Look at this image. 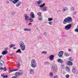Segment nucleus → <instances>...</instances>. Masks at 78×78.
<instances>
[{"instance_id": "obj_53", "label": "nucleus", "mask_w": 78, "mask_h": 78, "mask_svg": "<svg viewBox=\"0 0 78 78\" xmlns=\"http://www.w3.org/2000/svg\"><path fill=\"white\" fill-rule=\"evenodd\" d=\"M44 35H45V36H46V35H47V33H46V32H45L44 33Z\"/></svg>"}, {"instance_id": "obj_27", "label": "nucleus", "mask_w": 78, "mask_h": 78, "mask_svg": "<svg viewBox=\"0 0 78 78\" xmlns=\"http://www.w3.org/2000/svg\"><path fill=\"white\" fill-rule=\"evenodd\" d=\"M16 53H22V51H21V50H20V49H19L18 50H17L16 52Z\"/></svg>"}, {"instance_id": "obj_13", "label": "nucleus", "mask_w": 78, "mask_h": 78, "mask_svg": "<svg viewBox=\"0 0 78 78\" xmlns=\"http://www.w3.org/2000/svg\"><path fill=\"white\" fill-rule=\"evenodd\" d=\"M9 1L12 2L14 4H16L17 3L19 2V0H9Z\"/></svg>"}, {"instance_id": "obj_25", "label": "nucleus", "mask_w": 78, "mask_h": 78, "mask_svg": "<svg viewBox=\"0 0 78 78\" xmlns=\"http://www.w3.org/2000/svg\"><path fill=\"white\" fill-rule=\"evenodd\" d=\"M22 2H18L16 5V6L17 7H19V6H20V5H21Z\"/></svg>"}, {"instance_id": "obj_23", "label": "nucleus", "mask_w": 78, "mask_h": 78, "mask_svg": "<svg viewBox=\"0 0 78 78\" xmlns=\"http://www.w3.org/2000/svg\"><path fill=\"white\" fill-rule=\"evenodd\" d=\"M24 31H30L31 29L29 28H24Z\"/></svg>"}, {"instance_id": "obj_3", "label": "nucleus", "mask_w": 78, "mask_h": 78, "mask_svg": "<svg viewBox=\"0 0 78 78\" xmlns=\"http://www.w3.org/2000/svg\"><path fill=\"white\" fill-rule=\"evenodd\" d=\"M20 48L23 51H24L25 50V45L24 44V43L22 41H21L20 43L19 44Z\"/></svg>"}, {"instance_id": "obj_15", "label": "nucleus", "mask_w": 78, "mask_h": 78, "mask_svg": "<svg viewBox=\"0 0 78 78\" xmlns=\"http://www.w3.org/2000/svg\"><path fill=\"white\" fill-rule=\"evenodd\" d=\"M72 71L74 73L76 74V72H78V70H77V69L76 68H73L72 69Z\"/></svg>"}, {"instance_id": "obj_58", "label": "nucleus", "mask_w": 78, "mask_h": 78, "mask_svg": "<svg viewBox=\"0 0 78 78\" xmlns=\"http://www.w3.org/2000/svg\"><path fill=\"white\" fill-rule=\"evenodd\" d=\"M75 14H76V13L75 12Z\"/></svg>"}, {"instance_id": "obj_32", "label": "nucleus", "mask_w": 78, "mask_h": 78, "mask_svg": "<svg viewBox=\"0 0 78 78\" xmlns=\"http://www.w3.org/2000/svg\"><path fill=\"white\" fill-rule=\"evenodd\" d=\"M53 19L52 18H48V21H51V20H53Z\"/></svg>"}, {"instance_id": "obj_11", "label": "nucleus", "mask_w": 78, "mask_h": 78, "mask_svg": "<svg viewBox=\"0 0 78 78\" xmlns=\"http://www.w3.org/2000/svg\"><path fill=\"white\" fill-rule=\"evenodd\" d=\"M42 3V1L40 0L37 1V2H36L35 4H36L37 6H39V5H40V4H41V3Z\"/></svg>"}, {"instance_id": "obj_48", "label": "nucleus", "mask_w": 78, "mask_h": 78, "mask_svg": "<svg viewBox=\"0 0 78 78\" xmlns=\"http://www.w3.org/2000/svg\"><path fill=\"white\" fill-rule=\"evenodd\" d=\"M70 52H72V50L70 48H69L68 50Z\"/></svg>"}, {"instance_id": "obj_59", "label": "nucleus", "mask_w": 78, "mask_h": 78, "mask_svg": "<svg viewBox=\"0 0 78 78\" xmlns=\"http://www.w3.org/2000/svg\"><path fill=\"white\" fill-rule=\"evenodd\" d=\"M20 71H19L20 72Z\"/></svg>"}, {"instance_id": "obj_9", "label": "nucleus", "mask_w": 78, "mask_h": 78, "mask_svg": "<svg viewBox=\"0 0 78 78\" xmlns=\"http://www.w3.org/2000/svg\"><path fill=\"white\" fill-rule=\"evenodd\" d=\"M29 71H30V75H33L34 73V69H31L30 68L29 69Z\"/></svg>"}, {"instance_id": "obj_54", "label": "nucleus", "mask_w": 78, "mask_h": 78, "mask_svg": "<svg viewBox=\"0 0 78 78\" xmlns=\"http://www.w3.org/2000/svg\"><path fill=\"white\" fill-rule=\"evenodd\" d=\"M13 49H14V50H16V48L15 47H14L13 48Z\"/></svg>"}, {"instance_id": "obj_30", "label": "nucleus", "mask_w": 78, "mask_h": 78, "mask_svg": "<svg viewBox=\"0 0 78 78\" xmlns=\"http://www.w3.org/2000/svg\"><path fill=\"white\" fill-rule=\"evenodd\" d=\"M69 62H72V61H73V58H69Z\"/></svg>"}, {"instance_id": "obj_49", "label": "nucleus", "mask_w": 78, "mask_h": 78, "mask_svg": "<svg viewBox=\"0 0 78 78\" xmlns=\"http://www.w3.org/2000/svg\"><path fill=\"white\" fill-rule=\"evenodd\" d=\"M31 25V23H29L28 24V25L30 26V25Z\"/></svg>"}, {"instance_id": "obj_55", "label": "nucleus", "mask_w": 78, "mask_h": 78, "mask_svg": "<svg viewBox=\"0 0 78 78\" xmlns=\"http://www.w3.org/2000/svg\"><path fill=\"white\" fill-rule=\"evenodd\" d=\"M12 71L13 72V71H16V70L15 69H13L12 70Z\"/></svg>"}, {"instance_id": "obj_46", "label": "nucleus", "mask_w": 78, "mask_h": 78, "mask_svg": "<svg viewBox=\"0 0 78 78\" xmlns=\"http://www.w3.org/2000/svg\"><path fill=\"white\" fill-rule=\"evenodd\" d=\"M15 14H16V13L14 12H12V15H15Z\"/></svg>"}, {"instance_id": "obj_37", "label": "nucleus", "mask_w": 78, "mask_h": 78, "mask_svg": "<svg viewBox=\"0 0 78 78\" xmlns=\"http://www.w3.org/2000/svg\"><path fill=\"white\" fill-rule=\"evenodd\" d=\"M37 15L39 16H41V12H39L37 13Z\"/></svg>"}, {"instance_id": "obj_42", "label": "nucleus", "mask_w": 78, "mask_h": 78, "mask_svg": "<svg viewBox=\"0 0 78 78\" xmlns=\"http://www.w3.org/2000/svg\"><path fill=\"white\" fill-rule=\"evenodd\" d=\"M3 70V68L0 67V70Z\"/></svg>"}, {"instance_id": "obj_29", "label": "nucleus", "mask_w": 78, "mask_h": 78, "mask_svg": "<svg viewBox=\"0 0 78 78\" xmlns=\"http://www.w3.org/2000/svg\"><path fill=\"white\" fill-rule=\"evenodd\" d=\"M42 18H43V17L42 16H39L38 18V20L40 21L42 20Z\"/></svg>"}, {"instance_id": "obj_40", "label": "nucleus", "mask_w": 78, "mask_h": 78, "mask_svg": "<svg viewBox=\"0 0 78 78\" xmlns=\"http://www.w3.org/2000/svg\"><path fill=\"white\" fill-rule=\"evenodd\" d=\"M66 70H67V71H68V72H69V71L70 70V69H69V68L68 67H67L66 68Z\"/></svg>"}, {"instance_id": "obj_10", "label": "nucleus", "mask_w": 78, "mask_h": 78, "mask_svg": "<svg viewBox=\"0 0 78 78\" xmlns=\"http://www.w3.org/2000/svg\"><path fill=\"white\" fill-rule=\"evenodd\" d=\"M64 53V52L63 51H60L58 54V56L60 58H62V55H63Z\"/></svg>"}, {"instance_id": "obj_52", "label": "nucleus", "mask_w": 78, "mask_h": 78, "mask_svg": "<svg viewBox=\"0 0 78 78\" xmlns=\"http://www.w3.org/2000/svg\"><path fill=\"white\" fill-rule=\"evenodd\" d=\"M7 4H9V1H7L6 2Z\"/></svg>"}, {"instance_id": "obj_24", "label": "nucleus", "mask_w": 78, "mask_h": 78, "mask_svg": "<svg viewBox=\"0 0 78 78\" xmlns=\"http://www.w3.org/2000/svg\"><path fill=\"white\" fill-rule=\"evenodd\" d=\"M1 76H2V77H3V78H8V76L7 75H6V76L4 75V74H1Z\"/></svg>"}, {"instance_id": "obj_45", "label": "nucleus", "mask_w": 78, "mask_h": 78, "mask_svg": "<svg viewBox=\"0 0 78 78\" xmlns=\"http://www.w3.org/2000/svg\"><path fill=\"white\" fill-rule=\"evenodd\" d=\"M53 78H58V76H55L53 77Z\"/></svg>"}, {"instance_id": "obj_43", "label": "nucleus", "mask_w": 78, "mask_h": 78, "mask_svg": "<svg viewBox=\"0 0 78 78\" xmlns=\"http://www.w3.org/2000/svg\"><path fill=\"white\" fill-rule=\"evenodd\" d=\"M14 55H15L14 54H12L10 55V56H14Z\"/></svg>"}, {"instance_id": "obj_51", "label": "nucleus", "mask_w": 78, "mask_h": 78, "mask_svg": "<svg viewBox=\"0 0 78 78\" xmlns=\"http://www.w3.org/2000/svg\"><path fill=\"white\" fill-rule=\"evenodd\" d=\"M44 23H47V21H45L44 22Z\"/></svg>"}, {"instance_id": "obj_38", "label": "nucleus", "mask_w": 78, "mask_h": 78, "mask_svg": "<svg viewBox=\"0 0 78 78\" xmlns=\"http://www.w3.org/2000/svg\"><path fill=\"white\" fill-rule=\"evenodd\" d=\"M65 56H69V55L67 53H65Z\"/></svg>"}, {"instance_id": "obj_36", "label": "nucleus", "mask_w": 78, "mask_h": 78, "mask_svg": "<svg viewBox=\"0 0 78 78\" xmlns=\"http://www.w3.org/2000/svg\"><path fill=\"white\" fill-rule=\"evenodd\" d=\"M74 31L76 33H78V28H76L74 30Z\"/></svg>"}, {"instance_id": "obj_20", "label": "nucleus", "mask_w": 78, "mask_h": 78, "mask_svg": "<svg viewBox=\"0 0 78 78\" xmlns=\"http://www.w3.org/2000/svg\"><path fill=\"white\" fill-rule=\"evenodd\" d=\"M67 64L69 66H73V62H72L68 61Z\"/></svg>"}, {"instance_id": "obj_57", "label": "nucleus", "mask_w": 78, "mask_h": 78, "mask_svg": "<svg viewBox=\"0 0 78 78\" xmlns=\"http://www.w3.org/2000/svg\"><path fill=\"white\" fill-rule=\"evenodd\" d=\"M77 28H78V25L77 26Z\"/></svg>"}, {"instance_id": "obj_41", "label": "nucleus", "mask_w": 78, "mask_h": 78, "mask_svg": "<svg viewBox=\"0 0 78 78\" xmlns=\"http://www.w3.org/2000/svg\"><path fill=\"white\" fill-rule=\"evenodd\" d=\"M70 76H69V74H67L66 75V78H69V77Z\"/></svg>"}, {"instance_id": "obj_44", "label": "nucleus", "mask_w": 78, "mask_h": 78, "mask_svg": "<svg viewBox=\"0 0 78 78\" xmlns=\"http://www.w3.org/2000/svg\"><path fill=\"white\" fill-rule=\"evenodd\" d=\"M12 70H10L9 71V73H11V72H12Z\"/></svg>"}, {"instance_id": "obj_47", "label": "nucleus", "mask_w": 78, "mask_h": 78, "mask_svg": "<svg viewBox=\"0 0 78 78\" xmlns=\"http://www.w3.org/2000/svg\"><path fill=\"white\" fill-rule=\"evenodd\" d=\"M19 61L20 62H22V60H21V58H19Z\"/></svg>"}, {"instance_id": "obj_5", "label": "nucleus", "mask_w": 78, "mask_h": 78, "mask_svg": "<svg viewBox=\"0 0 78 78\" xmlns=\"http://www.w3.org/2000/svg\"><path fill=\"white\" fill-rule=\"evenodd\" d=\"M23 73H20L19 72H17L15 74V76L12 77V78H18L19 76H22Z\"/></svg>"}, {"instance_id": "obj_7", "label": "nucleus", "mask_w": 78, "mask_h": 78, "mask_svg": "<svg viewBox=\"0 0 78 78\" xmlns=\"http://www.w3.org/2000/svg\"><path fill=\"white\" fill-rule=\"evenodd\" d=\"M3 56L2 55L0 56V67H2L3 66V64H5L4 61H3L2 60H1V58Z\"/></svg>"}, {"instance_id": "obj_35", "label": "nucleus", "mask_w": 78, "mask_h": 78, "mask_svg": "<svg viewBox=\"0 0 78 78\" xmlns=\"http://www.w3.org/2000/svg\"><path fill=\"white\" fill-rule=\"evenodd\" d=\"M48 23L49 25H51L53 24V22L51 21H50L48 22Z\"/></svg>"}, {"instance_id": "obj_39", "label": "nucleus", "mask_w": 78, "mask_h": 78, "mask_svg": "<svg viewBox=\"0 0 78 78\" xmlns=\"http://www.w3.org/2000/svg\"><path fill=\"white\" fill-rule=\"evenodd\" d=\"M4 69V72H6V71L7 69H6V67H5L4 68V69Z\"/></svg>"}, {"instance_id": "obj_26", "label": "nucleus", "mask_w": 78, "mask_h": 78, "mask_svg": "<svg viewBox=\"0 0 78 78\" xmlns=\"http://www.w3.org/2000/svg\"><path fill=\"white\" fill-rule=\"evenodd\" d=\"M33 18H32L31 17L29 19V21L30 22H33Z\"/></svg>"}, {"instance_id": "obj_56", "label": "nucleus", "mask_w": 78, "mask_h": 78, "mask_svg": "<svg viewBox=\"0 0 78 78\" xmlns=\"http://www.w3.org/2000/svg\"><path fill=\"white\" fill-rule=\"evenodd\" d=\"M16 70V71H17V70H18V69H16V70Z\"/></svg>"}, {"instance_id": "obj_12", "label": "nucleus", "mask_w": 78, "mask_h": 78, "mask_svg": "<svg viewBox=\"0 0 78 78\" xmlns=\"http://www.w3.org/2000/svg\"><path fill=\"white\" fill-rule=\"evenodd\" d=\"M52 69L53 70H58V68H57V65L56 64H54L53 65L52 67Z\"/></svg>"}, {"instance_id": "obj_8", "label": "nucleus", "mask_w": 78, "mask_h": 78, "mask_svg": "<svg viewBox=\"0 0 78 78\" xmlns=\"http://www.w3.org/2000/svg\"><path fill=\"white\" fill-rule=\"evenodd\" d=\"M24 17H25V20H26V22H28L29 20V16H28V15L27 14H25Z\"/></svg>"}, {"instance_id": "obj_17", "label": "nucleus", "mask_w": 78, "mask_h": 78, "mask_svg": "<svg viewBox=\"0 0 78 78\" xmlns=\"http://www.w3.org/2000/svg\"><path fill=\"white\" fill-rule=\"evenodd\" d=\"M63 11L66 12L69 9V8L66 7H63L62 8Z\"/></svg>"}, {"instance_id": "obj_2", "label": "nucleus", "mask_w": 78, "mask_h": 78, "mask_svg": "<svg viewBox=\"0 0 78 78\" xmlns=\"http://www.w3.org/2000/svg\"><path fill=\"white\" fill-rule=\"evenodd\" d=\"M30 66L32 68H36L37 67V65H36V62L35 59H33L31 60Z\"/></svg>"}, {"instance_id": "obj_34", "label": "nucleus", "mask_w": 78, "mask_h": 78, "mask_svg": "<svg viewBox=\"0 0 78 78\" xmlns=\"http://www.w3.org/2000/svg\"><path fill=\"white\" fill-rule=\"evenodd\" d=\"M44 64L45 65H48V64H49V63L48 62H44Z\"/></svg>"}, {"instance_id": "obj_21", "label": "nucleus", "mask_w": 78, "mask_h": 78, "mask_svg": "<svg viewBox=\"0 0 78 78\" xmlns=\"http://www.w3.org/2000/svg\"><path fill=\"white\" fill-rule=\"evenodd\" d=\"M49 76L51 78L53 77V72H50L49 74Z\"/></svg>"}, {"instance_id": "obj_18", "label": "nucleus", "mask_w": 78, "mask_h": 78, "mask_svg": "<svg viewBox=\"0 0 78 78\" xmlns=\"http://www.w3.org/2000/svg\"><path fill=\"white\" fill-rule=\"evenodd\" d=\"M8 53V52L6 50H5L3 51L2 53V54L3 55H5L7 54Z\"/></svg>"}, {"instance_id": "obj_22", "label": "nucleus", "mask_w": 78, "mask_h": 78, "mask_svg": "<svg viewBox=\"0 0 78 78\" xmlns=\"http://www.w3.org/2000/svg\"><path fill=\"white\" fill-rule=\"evenodd\" d=\"M16 46V45L12 44H11L10 45L9 47L10 48H12V47H15Z\"/></svg>"}, {"instance_id": "obj_19", "label": "nucleus", "mask_w": 78, "mask_h": 78, "mask_svg": "<svg viewBox=\"0 0 78 78\" xmlns=\"http://www.w3.org/2000/svg\"><path fill=\"white\" fill-rule=\"evenodd\" d=\"M57 61L59 63H61V64H63L64 63V61H62L61 59H58Z\"/></svg>"}, {"instance_id": "obj_31", "label": "nucleus", "mask_w": 78, "mask_h": 78, "mask_svg": "<svg viewBox=\"0 0 78 78\" xmlns=\"http://www.w3.org/2000/svg\"><path fill=\"white\" fill-rule=\"evenodd\" d=\"M70 10L71 11H73L75 10V8L73 7H71L70 8Z\"/></svg>"}, {"instance_id": "obj_33", "label": "nucleus", "mask_w": 78, "mask_h": 78, "mask_svg": "<svg viewBox=\"0 0 78 78\" xmlns=\"http://www.w3.org/2000/svg\"><path fill=\"white\" fill-rule=\"evenodd\" d=\"M42 54H47V52L46 51H43L41 52Z\"/></svg>"}, {"instance_id": "obj_6", "label": "nucleus", "mask_w": 78, "mask_h": 78, "mask_svg": "<svg viewBox=\"0 0 78 78\" xmlns=\"http://www.w3.org/2000/svg\"><path fill=\"white\" fill-rule=\"evenodd\" d=\"M71 27H72V24H68L65 26V30H69L70 29H71Z\"/></svg>"}, {"instance_id": "obj_16", "label": "nucleus", "mask_w": 78, "mask_h": 78, "mask_svg": "<svg viewBox=\"0 0 78 78\" xmlns=\"http://www.w3.org/2000/svg\"><path fill=\"white\" fill-rule=\"evenodd\" d=\"M54 57H55V55H51L49 56V58L50 61H53L54 59Z\"/></svg>"}, {"instance_id": "obj_50", "label": "nucleus", "mask_w": 78, "mask_h": 78, "mask_svg": "<svg viewBox=\"0 0 78 78\" xmlns=\"http://www.w3.org/2000/svg\"><path fill=\"white\" fill-rule=\"evenodd\" d=\"M5 50H8V48H5Z\"/></svg>"}, {"instance_id": "obj_4", "label": "nucleus", "mask_w": 78, "mask_h": 78, "mask_svg": "<svg viewBox=\"0 0 78 78\" xmlns=\"http://www.w3.org/2000/svg\"><path fill=\"white\" fill-rule=\"evenodd\" d=\"M45 5V3H44L43 4H41L40 6L39 7L40 8H43L42 9H43V11L44 12H45V11H47V8L46 6H44Z\"/></svg>"}, {"instance_id": "obj_14", "label": "nucleus", "mask_w": 78, "mask_h": 78, "mask_svg": "<svg viewBox=\"0 0 78 78\" xmlns=\"http://www.w3.org/2000/svg\"><path fill=\"white\" fill-rule=\"evenodd\" d=\"M30 16L31 18L32 19H34L35 17V16H34V14L33 12H31L30 14Z\"/></svg>"}, {"instance_id": "obj_28", "label": "nucleus", "mask_w": 78, "mask_h": 78, "mask_svg": "<svg viewBox=\"0 0 78 78\" xmlns=\"http://www.w3.org/2000/svg\"><path fill=\"white\" fill-rule=\"evenodd\" d=\"M16 64L17 65V67L18 68H20V64L19 62H16Z\"/></svg>"}, {"instance_id": "obj_1", "label": "nucleus", "mask_w": 78, "mask_h": 78, "mask_svg": "<svg viewBox=\"0 0 78 78\" xmlns=\"http://www.w3.org/2000/svg\"><path fill=\"white\" fill-rule=\"evenodd\" d=\"M73 21L72 17L69 16L65 18L63 21V24H66L67 23H71Z\"/></svg>"}]
</instances>
